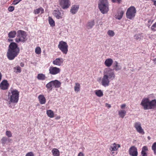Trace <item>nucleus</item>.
<instances>
[{
    "label": "nucleus",
    "mask_w": 156,
    "mask_h": 156,
    "mask_svg": "<svg viewBox=\"0 0 156 156\" xmlns=\"http://www.w3.org/2000/svg\"><path fill=\"white\" fill-rule=\"evenodd\" d=\"M19 92L16 89H12L8 93V97L9 100L8 103L9 107L13 108L18 101L19 98Z\"/></svg>",
    "instance_id": "nucleus-1"
},
{
    "label": "nucleus",
    "mask_w": 156,
    "mask_h": 156,
    "mask_svg": "<svg viewBox=\"0 0 156 156\" xmlns=\"http://www.w3.org/2000/svg\"><path fill=\"white\" fill-rule=\"evenodd\" d=\"M20 52V49L16 43L15 42L11 43L9 45L7 57L9 60H12L16 57Z\"/></svg>",
    "instance_id": "nucleus-2"
},
{
    "label": "nucleus",
    "mask_w": 156,
    "mask_h": 156,
    "mask_svg": "<svg viewBox=\"0 0 156 156\" xmlns=\"http://www.w3.org/2000/svg\"><path fill=\"white\" fill-rule=\"evenodd\" d=\"M141 105L144 110H154L156 108V100L150 101L148 98H144L142 99Z\"/></svg>",
    "instance_id": "nucleus-3"
},
{
    "label": "nucleus",
    "mask_w": 156,
    "mask_h": 156,
    "mask_svg": "<svg viewBox=\"0 0 156 156\" xmlns=\"http://www.w3.org/2000/svg\"><path fill=\"white\" fill-rule=\"evenodd\" d=\"M98 7L99 9L102 14L107 13L109 10L108 0H99Z\"/></svg>",
    "instance_id": "nucleus-4"
},
{
    "label": "nucleus",
    "mask_w": 156,
    "mask_h": 156,
    "mask_svg": "<svg viewBox=\"0 0 156 156\" xmlns=\"http://www.w3.org/2000/svg\"><path fill=\"white\" fill-rule=\"evenodd\" d=\"M27 34L26 32L22 30H19L17 32V37L15 39L16 42H24L26 40Z\"/></svg>",
    "instance_id": "nucleus-5"
},
{
    "label": "nucleus",
    "mask_w": 156,
    "mask_h": 156,
    "mask_svg": "<svg viewBox=\"0 0 156 156\" xmlns=\"http://www.w3.org/2000/svg\"><path fill=\"white\" fill-rule=\"evenodd\" d=\"M136 12V9L133 6L130 7L128 8L126 12V17L129 19H132L135 16Z\"/></svg>",
    "instance_id": "nucleus-6"
},
{
    "label": "nucleus",
    "mask_w": 156,
    "mask_h": 156,
    "mask_svg": "<svg viewBox=\"0 0 156 156\" xmlns=\"http://www.w3.org/2000/svg\"><path fill=\"white\" fill-rule=\"evenodd\" d=\"M68 45L67 43L62 41L59 42L58 48L63 54H66L68 51Z\"/></svg>",
    "instance_id": "nucleus-7"
},
{
    "label": "nucleus",
    "mask_w": 156,
    "mask_h": 156,
    "mask_svg": "<svg viewBox=\"0 0 156 156\" xmlns=\"http://www.w3.org/2000/svg\"><path fill=\"white\" fill-rule=\"evenodd\" d=\"M103 75L107 76L111 80H114L115 77V72L113 69H111L105 70L104 71Z\"/></svg>",
    "instance_id": "nucleus-8"
},
{
    "label": "nucleus",
    "mask_w": 156,
    "mask_h": 156,
    "mask_svg": "<svg viewBox=\"0 0 156 156\" xmlns=\"http://www.w3.org/2000/svg\"><path fill=\"white\" fill-rule=\"evenodd\" d=\"M59 3L63 9H67L71 5L69 0H59Z\"/></svg>",
    "instance_id": "nucleus-9"
},
{
    "label": "nucleus",
    "mask_w": 156,
    "mask_h": 156,
    "mask_svg": "<svg viewBox=\"0 0 156 156\" xmlns=\"http://www.w3.org/2000/svg\"><path fill=\"white\" fill-rule=\"evenodd\" d=\"M110 80L108 77L103 75L101 81L102 85L105 87L108 86L109 85Z\"/></svg>",
    "instance_id": "nucleus-10"
},
{
    "label": "nucleus",
    "mask_w": 156,
    "mask_h": 156,
    "mask_svg": "<svg viewBox=\"0 0 156 156\" xmlns=\"http://www.w3.org/2000/svg\"><path fill=\"white\" fill-rule=\"evenodd\" d=\"M49 71L50 74L55 75L59 73L60 69L59 68L51 66L49 68Z\"/></svg>",
    "instance_id": "nucleus-11"
},
{
    "label": "nucleus",
    "mask_w": 156,
    "mask_h": 156,
    "mask_svg": "<svg viewBox=\"0 0 156 156\" xmlns=\"http://www.w3.org/2000/svg\"><path fill=\"white\" fill-rule=\"evenodd\" d=\"M9 84L6 80H3L0 84V88L3 90L7 89L9 87Z\"/></svg>",
    "instance_id": "nucleus-12"
},
{
    "label": "nucleus",
    "mask_w": 156,
    "mask_h": 156,
    "mask_svg": "<svg viewBox=\"0 0 156 156\" xmlns=\"http://www.w3.org/2000/svg\"><path fill=\"white\" fill-rule=\"evenodd\" d=\"M53 15L58 19H61L62 18L63 15V12H62L61 13L58 10H54L53 12Z\"/></svg>",
    "instance_id": "nucleus-13"
},
{
    "label": "nucleus",
    "mask_w": 156,
    "mask_h": 156,
    "mask_svg": "<svg viewBox=\"0 0 156 156\" xmlns=\"http://www.w3.org/2000/svg\"><path fill=\"white\" fill-rule=\"evenodd\" d=\"M11 139L6 137H3L1 140V142L3 146L9 144Z\"/></svg>",
    "instance_id": "nucleus-14"
},
{
    "label": "nucleus",
    "mask_w": 156,
    "mask_h": 156,
    "mask_svg": "<svg viewBox=\"0 0 156 156\" xmlns=\"http://www.w3.org/2000/svg\"><path fill=\"white\" fill-rule=\"evenodd\" d=\"M63 61L64 60L62 58H58L54 60L52 63L54 65L60 66L62 64Z\"/></svg>",
    "instance_id": "nucleus-15"
},
{
    "label": "nucleus",
    "mask_w": 156,
    "mask_h": 156,
    "mask_svg": "<svg viewBox=\"0 0 156 156\" xmlns=\"http://www.w3.org/2000/svg\"><path fill=\"white\" fill-rule=\"evenodd\" d=\"M79 8V5H72L70 12L73 15L76 14L78 11Z\"/></svg>",
    "instance_id": "nucleus-16"
},
{
    "label": "nucleus",
    "mask_w": 156,
    "mask_h": 156,
    "mask_svg": "<svg viewBox=\"0 0 156 156\" xmlns=\"http://www.w3.org/2000/svg\"><path fill=\"white\" fill-rule=\"evenodd\" d=\"M129 153L132 156H136V148L134 146L131 147L129 150Z\"/></svg>",
    "instance_id": "nucleus-17"
},
{
    "label": "nucleus",
    "mask_w": 156,
    "mask_h": 156,
    "mask_svg": "<svg viewBox=\"0 0 156 156\" xmlns=\"http://www.w3.org/2000/svg\"><path fill=\"white\" fill-rule=\"evenodd\" d=\"M137 132L141 135L145 134L144 129L141 127V124L140 123H137Z\"/></svg>",
    "instance_id": "nucleus-18"
},
{
    "label": "nucleus",
    "mask_w": 156,
    "mask_h": 156,
    "mask_svg": "<svg viewBox=\"0 0 156 156\" xmlns=\"http://www.w3.org/2000/svg\"><path fill=\"white\" fill-rule=\"evenodd\" d=\"M39 102L41 104H44L46 102V100L43 95H40L38 96Z\"/></svg>",
    "instance_id": "nucleus-19"
},
{
    "label": "nucleus",
    "mask_w": 156,
    "mask_h": 156,
    "mask_svg": "<svg viewBox=\"0 0 156 156\" xmlns=\"http://www.w3.org/2000/svg\"><path fill=\"white\" fill-rule=\"evenodd\" d=\"M113 66L114 68L113 70L117 71L121 69L122 67L119 64L117 61H115L113 63Z\"/></svg>",
    "instance_id": "nucleus-20"
},
{
    "label": "nucleus",
    "mask_w": 156,
    "mask_h": 156,
    "mask_svg": "<svg viewBox=\"0 0 156 156\" xmlns=\"http://www.w3.org/2000/svg\"><path fill=\"white\" fill-rule=\"evenodd\" d=\"M124 13L123 11H119L116 15H115V17L119 20L121 19L123 16Z\"/></svg>",
    "instance_id": "nucleus-21"
},
{
    "label": "nucleus",
    "mask_w": 156,
    "mask_h": 156,
    "mask_svg": "<svg viewBox=\"0 0 156 156\" xmlns=\"http://www.w3.org/2000/svg\"><path fill=\"white\" fill-rule=\"evenodd\" d=\"M113 61L111 58H108L106 59L105 62V64L108 67H110L112 64Z\"/></svg>",
    "instance_id": "nucleus-22"
},
{
    "label": "nucleus",
    "mask_w": 156,
    "mask_h": 156,
    "mask_svg": "<svg viewBox=\"0 0 156 156\" xmlns=\"http://www.w3.org/2000/svg\"><path fill=\"white\" fill-rule=\"evenodd\" d=\"M148 148L147 146H144L142 148L141 154L142 156H147L146 151H148Z\"/></svg>",
    "instance_id": "nucleus-23"
},
{
    "label": "nucleus",
    "mask_w": 156,
    "mask_h": 156,
    "mask_svg": "<svg viewBox=\"0 0 156 156\" xmlns=\"http://www.w3.org/2000/svg\"><path fill=\"white\" fill-rule=\"evenodd\" d=\"M44 12V10L42 7H40L35 9L34 13L35 14H37L40 13L42 14Z\"/></svg>",
    "instance_id": "nucleus-24"
},
{
    "label": "nucleus",
    "mask_w": 156,
    "mask_h": 156,
    "mask_svg": "<svg viewBox=\"0 0 156 156\" xmlns=\"http://www.w3.org/2000/svg\"><path fill=\"white\" fill-rule=\"evenodd\" d=\"M53 83V86L55 88H58L61 86V83L58 80H55L52 81Z\"/></svg>",
    "instance_id": "nucleus-25"
},
{
    "label": "nucleus",
    "mask_w": 156,
    "mask_h": 156,
    "mask_svg": "<svg viewBox=\"0 0 156 156\" xmlns=\"http://www.w3.org/2000/svg\"><path fill=\"white\" fill-rule=\"evenodd\" d=\"M52 152L54 156H59L60 155L59 150L56 148L53 149L52 150Z\"/></svg>",
    "instance_id": "nucleus-26"
},
{
    "label": "nucleus",
    "mask_w": 156,
    "mask_h": 156,
    "mask_svg": "<svg viewBox=\"0 0 156 156\" xmlns=\"http://www.w3.org/2000/svg\"><path fill=\"white\" fill-rule=\"evenodd\" d=\"M16 34V31H11L8 34V37L10 38H13L15 37Z\"/></svg>",
    "instance_id": "nucleus-27"
},
{
    "label": "nucleus",
    "mask_w": 156,
    "mask_h": 156,
    "mask_svg": "<svg viewBox=\"0 0 156 156\" xmlns=\"http://www.w3.org/2000/svg\"><path fill=\"white\" fill-rule=\"evenodd\" d=\"M52 81H50L46 85V87L48 89L51 90L52 88V87L53 86V83Z\"/></svg>",
    "instance_id": "nucleus-28"
},
{
    "label": "nucleus",
    "mask_w": 156,
    "mask_h": 156,
    "mask_svg": "<svg viewBox=\"0 0 156 156\" xmlns=\"http://www.w3.org/2000/svg\"><path fill=\"white\" fill-rule=\"evenodd\" d=\"M94 25V20H91L87 24V27L88 29L91 28Z\"/></svg>",
    "instance_id": "nucleus-29"
},
{
    "label": "nucleus",
    "mask_w": 156,
    "mask_h": 156,
    "mask_svg": "<svg viewBox=\"0 0 156 156\" xmlns=\"http://www.w3.org/2000/svg\"><path fill=\"white\" fill-rule=\"evenodd\" d=\"M37 78L39 80H44L46 78L45 75L42 73H40L38 74Z\"/></svg>",
    "instance_id": "nucleus-30"
},
{
    "label": "nucleus",
    "mask_w": 156,
    "mask_h": 156,
    "mask_svg": "<svg viewBox=\"0 0 156 156\" xmlns=\"http://www.w3.org/2000/svg\"><path fill=\"white\" fill-rule=\"evenodd\" d=\"M95 93L96 95L99 97H101L103 95L102 91L100 90H96Z\"/></svg>",
    "instance_id": "nucleus-31"
},
{
    "label": "nucleus",
    "mask_w": 156,
    "mask_h": 156,
    "mask_svg": "<svg viewBox=\"0 0 156 156\" xmlns=\"http://www.w3.org/2000/svg\"><path fill=\"white\" fill-rule=\"evenodd\" d=\"M48 21L51 27H53L55 26V21L51 17H49Z\"/></svg>",
    "instance_id": "nucleus-32"
},
{
    "label": "nucleus",
    "mask_w": 156,
    "mask_h": 156,
    "mask_svg": "<svg viewBox=\"0 0 156 156\" xmlns=\"http://www.w3.org/2000/svg\"><path fill=\"white\" fill-rule=\"evenodd\" d=\"M47 114L48 116L51 118H52L54 117V113L51 110H47Z\"/></svg>",
    "instance_id": "nucleus-33"
},
{
    "label": "nucleus",
    "mask_w": 156,
    "mask_h": 156,
    "mask_svg": "<svg viewBox=\"0 0 156 156\" xmlns=\"http://www.w3.org/2000/svg\"><path fill=\"white\" fill-rule=\"evenodd\" d=\"M126 113V111L124 110H121L119 112V115L122 118H123L124 117Z\"/></svg>",
    "instance_id": "nucleus-34"
},
{
    "label": "nucleus",
    "mask_w": 156,
    "mask_h": 156,
    "mask_svg": "<svg viewBox=\"0 0 156 156\" xmlns=\"http://www.w3.org/2000/svg\"><path fill=\"white\" fill-rule=\"evenodd\" d=\"M117 149V146L115 143H114L113 145H112L109 148L110 150L111 151H116Z\"/></svg>",
    "instance_id": "nucleus-35"
},
{
    "label": "nucleus",
    "mask_w": 156,
    "mask_h": 156,
    "mask_svg": "<svg viewBox=\"0 0 156 156\" xmlns=\"http://www.w3.org/2000/svg\"><path fill=\"white\" fill-rule=\"evenodd\" d=\"M80 85L79 83H76L74 87V90L76 92H78L80 90Z\"/></svg>",
    "instance_id": "nucleus-36"
},
{
    "label": "nucleus",
    "mask_w": 156,
    "mask_h": 156,
    "mask_svg": "<svg viewBox=\"0 0 156 156\" xmlns=\"http://www.w3.org/2000/svg\"><path fill=\"white\" fill-rule=\"evenodd\" d=\"M151 148L154 151V154L156 155V142L153 144L151 147Z\"/></svg>",
    "instance_id": "nucleus-37"
},
{
    "label": "nucleus",
    "mask_w": 156,
    "mask_h": 156,
    "mask_svg": "<svg viewBox=\"0 0 156 156\" xmlns=\"http://www.w3.org/2000/svg\"><path fill=\"white\" fill-rule=\"evenodd\" d=\"M107 34L110 37H112L114 36L115 35V33L113 31L110 30H109L108 31Z\"/></svg>",
    "instance_id": "nucleus-38"
},
{
    "label": "nucleus",
    "mask_w": 156,
    "mask_h": 156,
    "mask_svg": "<svg viewBox=\"0 0 156 156\" xmlns=\"http://www.w3.org/2000/svg\"><path fill=\"white\" fill-rule=\"evenodd\" d=\"M41 48L39 47H37L35 50V52L36 54L39 55L41 53Z\"/></svg>",
    "instance_id": "nucleus-39"
},
{
    "label": "nucleus",
    "mask_w": 156,
    "mask_h": 156,
    "mask_svg": "<svg viewBox=\"0 0 156 156\" xmlns=\"http://www.w3.org/2000/svg\"><path fill=\"white\" fill-rule=\"evenodd\" d=\"M6 135L9 137H10L12 136V134L11 132L9 131H7L5 133Z\"/></svg>",
    "instance_id": "nucleus-40"
},
{
    "label": "nucleus",
    "mask_w": 156,
    "mask_h": 156,
    "mask_svg": "<svg viewBox=\"0 0 156 156\" xmlns=\"http://www.w3.org/2000/svg\"><path fill=\"white\" fill-rule=\"evenodd\" d=\"M22 0H14L12 2V4L14 5H17Z\"/></svg>",
    "instance_id": "nucleus-41"
},
{
    "label": "nucleus",
    "mask_w": 156,
    "mask_h": 156,
    "mask_svg": "<svg viewBox=\"0 0 156 156\" xmlns=\"http://www.w3.org/2000/svg\"><path fill=\"white\" fill-rule=\"evenodd\" d=\"M15 69L17 70V72L20 73L21 72V69L20 66H18L15 68Z\"/></svg>",
    "instance_id": "nucleus-42"
},
{
    "label": "nucleus",
    "mask_w": 156,
    "mask_h": 156,
    "mask_svg": "<svg viewBox=\"0 0 156 156\" xmlns=\"http://www.w3.org/2000/svg\"><path fill=\"white\" fill-rule=\"evenodd\" d=\"M8 9L9 12H12L14 10V7L13 6H10L9 7Z\"/></svg>",
    "instance_id": "nucleus-43"
},
{
    "label": "nucleus",
    "mask_w": 156,
    "mask_h": 156,
    "mask_svg": "<svg viewBox=\"0 0 156 156\" xmlns=\"http://www.w3.org/2000/svg\"><path fill=\"white\" fill-rule=\"evenodd\" d=\"M122 0H112V1L113 3L117 2L118 4L120 3Z\"/></svg>",
    "instance_id": "nucleus-44"
},
{
    "label": "nucleus",
    "mask_w": 156,
    "mask_h": 156,
    "mask_svg": "<svg viewBox=\"0 0 156 156\" xmlns=\"http://www.w3.org/2000/svg\"><path fill=\"white\" fill-rule=\"evenodd\" d=\"M26 156H34V155L32 152H30L27 154Z\"/></svg>",
    "instance_id": "nucleus-45"
},
{
    "label": "nucleus",
    "mask_w": 156,
    "mask_h": 156,
    "mask_svg": "<svg viewBox=\"0 0 156 156\" xmlns=\"http://www.w3.org/2000/svg\"><path fill=\"white\" fill-rule=\"evenodd\" d=\"M77 156H85V155L83 152H80L78 153Z\"/></svg>",
    "instance_id": "nucleus-46"
},
{
    "label": "nucleus",
    "mask_w": 156,
    "mask_h": 156,
    "mask_svg": "<svg viewBox=\"0 0 156 156\" xmlns=\"http://www.w3.org/2000/svg\"><path fill=\"white\" fill-rule=\"evenodd\" d=\"M153 20L149 19L148 21V23L151 24L153 23Z\"/></svg>",
    "instance_id": "nucleus-47"
},
{
    "label": "nucleus",
    "mask_w": 156,
    "mask_h": 156,
    "mask_svg": "<svg viewBox=\"0 0 156 156\" xmlns=\"http://www.w3.org/2000/svg\"><path fill=\"white\" fill-rule=\"evenodd\" d=\"M126 106L125 104H122L121 106V108L123 109L125 108Z\"/></svg>",
    "instance_id": "nucleus-48"
},
{
    "label": "nucleus",
    "mask_w": 156,
    "mask_h": 156,
    "mask_svg": "<svg viewBox=\"0 0 156 156\" xmlns=\"http://www.w3.org/2000/svg\"><path fill=\"white\" fill-rule=\"evenodd\" d=\"M24 64L23 62H21L20 63V66L22 67H23L24 66Z\"/></svg>",
    "instance_id": "nucleus-49"
},
{
    "label": "nucleus",
    "mask_w": 156,
    "mask_h": 156,
    "mask_svg": "<svg viewBox=\"0 0 156 156\" xmlns=\"http://www.w3.org/2000/svg\"><path fill=\"white\" fill-rule=\"evenodd\" d=\"M154 62L155 64H156V58H155L153 59Z\"/></svg>",
    "instance_id": "nucleus-50"
},
{
    "label": "nucleus",
    "mask_w": 156,
    "mask_h": 156,
    "mask_svg": "<svg viewBox=\"0 0 156 156\" xmlns=\"http://www.w3.org/2000/svg\"><path fill=\"white\" fill-rule=\"evenodd\" d=\"M134 127H135V128L136 129V122L135 124Z\"/></svg>",
    "instance_id": "nucleus-51"
},
{
    "label": "nucleus",
    "mask_w": 156,
    "mask_h": 156,
    "mask_svg": "<svg viewBox=\"0 0 156 156\" xmlns=\"http://www.w3.org/2000/svg\"><path fill=\"white\" fill-rule=\"evenodd\" d=\"M147 139L149 140H150L151 139V137H150V136H148L147 137Z\"/></svg>",
    "instance_id": "nucleus-52"
},
{
    "label": "nucleus",
    "mask_w": 156,
    "mask_h": 156,
    "mask_svg": "<svg viewBox=\"0 0 156 156\" xmlns=\"http://www.w3.org/2000/svg\"><path fill=\"white\" fill-rule=\"evenodd\" d=\"M8 41H12V39H9L8 40Z\"/></svg>",
    "instance_id": "nucleus-53"
},
{
    "label": "nucleus",
    "mask_w": 156,
    "mask_h": 156,
    "mask_svg": "<svg viewBox=\"0 0 156 156\" xmlns=\"http://www.w3.org/2000/svg\"><path fill=\"white\" fill-rule=\"evenodd\" d=\"M108 107L109 108H110L111 107V106L110 105H108Z\"/></svg>",
    "instance_id": "nucleus-54"
},
{
    "label": "nucleus",
    "mask_w": 156,
    "mask_h": 156,
    "mask_svg": "<svg viewBox=\"0 0 156 156\" xmlns=\"http://www.w3.org/2000/svg\"><path fill=\"white\" fill-rule=\"evenodd\" d=\"M116 145L117 146H118V147H120V146L119 144H117V145Z\"/></svg>",
    "instance_id": "nucleus-55"
},
{
    "label": "nucleus",
    "mask_w": 156,
    "mask_h": 156,
    "mask_svg": "<svg viewBox=\"0 0 156 156\" xmlns=\"http://www.w3.org/2000/svg\"><path fill=\"white\" fill-rule=\"evenodd\" d=\"M150 25V24L148 26V27H149V26Z\"/></svg>",
    "instance_id": "nucleus-56"
}]
</instances>
